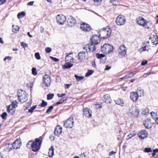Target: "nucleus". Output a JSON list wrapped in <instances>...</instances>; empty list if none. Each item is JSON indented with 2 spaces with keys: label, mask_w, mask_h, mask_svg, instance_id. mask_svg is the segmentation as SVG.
<instances>
[{
  "label": "nucleus",
  "mask_w": 158,
  "mask_h": 158,
  "mask_svg": "<svg viewBox=\"0 0 158 158\" xmlns=\"http://www.w3.org/2000/svg\"><path fill=\"white\" fill-rule=\"evenodd\" d=\"M35 58L37 60H40L41 58L40 56V54L39 52H36L35 54Z\"/></svg>",
  "instance_id": "nucleus-42"
},
{
  "label": "nucleus",
  "mask_w": 158,
  "mask_h": 158,
  "mask_svg": "<svg viewBox=\"0 0 158 158\" xmlns=\"http://www.w3.org/2000/svg\"><path fill=\"white\" fill-rule=\"evenodd\" d=\"M67 99V98L64 97L60 99L59 102H58L56 103V105H57L62 103L64 101H66Z\"/></svg>",
  "instance_id": "nucleus-31"
},
{
  "label": "nucleus",
  "mask_w": 158,
  "mask_h": 158,
  "mask_svg": "<svg viewBox=\"0 0 158 158\" xmlns=\"http://www.w3.org/2000/svg\"><path fill=\"white\" fill-rule=\"evenodd\" d=\"M110 68H111V67H110L108 66H107V65H106V69H105V70H109Z\"/></svg>",
  "instance_id": "nucleus-64"
},
{
  "label": "nucleus",
  "mask_w": 158,
  "mask_h": 158,
  "mask_svg": "<svg viewBox=\"0 0 158 158\" xmlns=\"http://www.w3.org/2000/svg\"><path fill=\"white\" fill-rule=\"evenodd\" d=\"M53 108V106H50L49 107V108L47 110L46 113L48 114L50 113L52 111Z\"/></svg>",
  "instance_id": "nucleus-46"
},
{
  "label": "nucleus",
  "mask_w": 158,
  "mask_h": 158,
  "mask_svg": "<svg viewBox=\"0 0 158 158\" xmlns=\"http://www.w3.org/2000/svg\"><path fill=\"white\" fill-rule=\"evenodd\" d=\"M83 117L85 116L86 117L89 118L91 116L92 112L90 109L88 108H85L83 109Z\"/></svg>",
  "instance_id": "nucleus-17"
},
{
  "label": "nucleus",
  "mask_w": 158,
  "mask_h": 158,
  "mask_svg": "<svg viewBox=\"0 0 158 158\" xmlns=\"http://www.w3.org/2000/svg\"><path fill=\"white\" fill-rule=\"evenodd\" d=\"M113 47L109 44H105L101 48V51L104 53L106 54L112 52Z\"/></svg>",
  "instance_id": "nucleus-7"
},
{
  "label": "nucleus",
  "mask_w": 158,
  "mask_h": 158,
  "mask_svg": "<svg viewBox=\"0 0 158 158\" xmlns=\"http://www.w3.org/2000/svg\"><path fill=\"white\" fill-rule=\"evenodd\" d=\"M33 141L32 140H30L27 143L26 145L27 147L28 148H30L31 147L32 148V144H33Z\"/></svg>",
  "instance_id": "nucleus-35"
},
{
  "label": "nucleus",
  "mask_w": 158,
  "mask_h": 158,
  "mask_svg": "<svg viewBox=\"0 0 158 158\" xmlns=\"http://www.w3.org/2000/svg\"><path fill=\"white\" fill-rule=\"evenodd\" d=\"M144 151L145 152H152V149L150 148H146L144 149Z\"/></svg>",
  "instance_id": "nucleus-41"
},
{
  "label": "nucleus",
  "mask_w": 158,
  "mask_h": 158,
  "mask_svg": "<svg viewBox=\"0 0 158 158\" xmlns=\"http://www.w3.org/2000/svg\"><path fill=\"white\" fill-rule=\"evenodd\" d=\"M21 45L23 46L24 48L27 47V44L24 42H22L21 43Z\"/></svg>",
  "instance_id": "nucleus-52"
},
{
  "label": "nucleus",
  "mask_w": 158,
  "mask_h": 158,
  "mask_svg": "<svg viewBox=\"0 0 158 158\" xmlns=\"http://www.w3.org/2000/svg\"><path fill=\"white\" fill-rule=\"evenodd\" d=\"M70 86V84H65V89H68L69 88V87Z\"/></svg>",
  "instance_id": "nucleus-59"
},
{
  "label": "nucleus",
  "mask_w": 158,
  "mask_h": 158,
  "mask_svg": "<svg viewBox=\"0 0 158 158\" xmlns=\"http://www.w3.org/2000/svg\"><path fill=\"white\" fill-rule=\"evenodd\" d=\"M47 105V102L44 100H43L42 102V103L40 105V106L41 107H44L46 106Z\"/></svg>",
  "instance_id": "nucleus-40"
},
{
  "label": "nucleus",
  "mask_w": 158,
  "mask_h": 158,
  "mask_svg": "<svg viewBox=\"0 0 158 158\" xmlns=\"http://www.w3.org/2000/svg\"><path fill=\"white\" fill-rule=\"evenodd\" d=\"M6 60H11V58L10 56H6L4 59V60L5 61Z\"/></svg>",
  "instance_id": "nucleus-54"
},
{
  "label": "nucleus",
  "mask_w": 158,
  "mask_h": 158,
  "mask_svg": "<svg viewBox=\"0 0 158 158\" xmlns=\"http://www.w3.org/2000/svg\"><path fill=\"white\" fill-rule=\"evenodd\" d=\"M105 55L103 54H101L99 53H97L96 54V56L99 59H101L102 58L104 57Z\"/></svg>",
  "instance_id": "nucleus-37"
},
{
  "label": "nucleus",
  "mask_w": 158,
  "mask_h": 158,
  "mask_svg": "<svg viewBox=\"0 0 158 158\" xmlns=\"http://www.w3.org/2000/svg\"><path fill=\"white\" fill-rule=\"evenodd\" d=\"M150 114H151L152 116H154L155 117V116H156V114L155 113H154V112H152L150 113Z\"/></svg>",
  "instance_id": "nucleus-60"
},
{
  "label": "nucleus",
  "mask_w": 158,
  "mask_h": 158,
  "mask_svg": "<svg viewBox=\"0 0 158 158\" xmlns=\"http://www.w3.org/2000/svg\"><path fill=\"white\" fill-rule=\"evenodd\" d=\"M100 38L99 35H94L91 38V43L95 44H98L100 42Z\"/></svg>",
  "instance_id": "nucleus-16"
},
{
  "label": "nucleus",
  "mask_w": 158,
  "mask_h": 158,
  "mask_svg": "<svg viewBox=\"0 0 158 158\" xmlns=\"http://www.w3.org/2000/svg\"><path fill=\"white\" fill-rule=\"evenodd\" d=\"M136 21L138 24L142 27H145L146 28L148 29L150 25V23L149 22H147L146 20L141 17L138 18Z\"/></svg>",
  "instance_id": "nucleus-4"
},
{
  "label": "nucleus",
  "mask_w": 158,
  "mask_h": 158,
  "mask_svg": "<svg viewBox=\"0 0 158 158\" xmlns=\"http://www.w3.org/2000/svg\"><path fill=\"white\" fill-rule=\"evenodd\" d=\"M137 135L139 139H144L147 137L148 133L145 130H142L138 133Z\"/></svg>",
  "instance_id": "nucleus-11"
},
{
  "label": "nucleus",
  "mask_w": 158,
  "mask_h": 158,
  "mask_svg": "<svg viewBox=\"0 0 158 158\" xmlns=\"http://www.w3.org/2000/svg\"><path fill=\"white\" fill-rule=\"evenodd\" d=\"M75 77L76 78L77 81H79L80 80H82L84 78V77L79 76L77 75H75Z\"/></svg>",
  "instance_id": "nucleus-44"
},
{
  "label": "nucleus",
  "mask_w": 158,
  "mask_h": 158,
  "mask_svg": "<svg viewBox=\"0 0 158 158\" xmlns=\"http://www.w3.org/2000/svg\"><path fill=\"white\" fill-rule=\"evenodd\" d=\"M138 95L137 92H133L131 93L130 94V99L133 102L136 101L138 99Z\"/></svg>",
  "instance_id": "nucleus-21"
},
{
  "label": "nucleus",
  "mask_w": 158,
  "mask_h": 158,
  "mask_svg": "<svg viewBox=\"0 0 158 158\" xmlns=\"http://www.w3.org/2000/svg\"><path fill=\"white\" fill-rule=\"evenodd\" d=\"M146 46H144L143 47H142L141 48L139 49V51L140 52V53H141L142 52L146 50Z\"/></svg>",
  "instance_id": "nucleus-47"
},
{
  "label": "nucleus",
  "mask_w": 158,
  "mask_h": 158,
  "mask_svg": "<svg viewBox=\"0 0 158 158\" xmlns=\"http://www.w3.org/2000/svg\"><path fill=\"white\" fill-rule=\"evenodd\" d=\"M88 53L87 51L83 50L80 52L78 55V59L80 62L84 61L88 59Z\"/></svg>",
  "instance_id": "nucleus-5"
},
{
  "label": "nucleus",
  "mask_w": 158,
  "mask_h": 158,
  "mask_svg": "<svg viewBox=\"0 0 158 158\" xmlns=\"http://www.w3.org/2000/svg\"><path fill=\"white\" fill-rule=\"evenodd\" d=\"M116 103L122 106L124 105V102L123 99L121 98H118L116 100H114Z\"/></svg>",
  "instance_id": "nucleus-25"
},
{
  "label": "nucleus",
  "mask_w": 158,
  "mask_h": 158,
  "mask_svg": "<svg viewBox=\"0 0 158 158\" xmlns=\"http://www.w3.org/2000/svg\"><path fill=\"white\" fill-rule=\"evenodd\" d=\"M7 112L10 115L14 114L15 112V108H14L11 104L9 105L7 108Z\"/></svg>",
  "instance_id": "nucleus-23"
},
{
  "label": "nucleus",
  "mask_w": 158,
  "mask_h": 158,
  "mask_svg": "<svg viewBox=\"0 0 158 158\" xmlns=\"http://www.w3.org/2000/svg\"><path fill=\"white\" fill-rule=\"evenodd\" d=\"M6 2V0H0V5H2Z\"/></svg>",
  "instance_id": "nucleus-58"
},
{
  "label": "nucleus",
  "mask_w": 158,
  "mask_h": 158,
  "mask_svg": "<svg viewBox=\"0 0 158 158\" xmlns=\"http://www.w3.org/2000/svg\"><path fill=\"white\" fill-rule=\"evenodd\" d=\"M34 3V1L30 2L27 3V6H32L33 5Z\"/></svg>",
  "instance_id": "nucleus-55"
},
{
  "label": "nucleus",
  "mask_w": 158,
  "mask_h": 158,
  "mask_svg": "<svg viewBox=\"0 0 158 158\" xmlns=\"http://www.w3.org/2000/svg\"><path fill=\"white\" fill-rule=\"evenodd\" d=\"M21 145V142L20 139H16L13 143L12 147L14 149H18L20 148Z\"/></svg>",
  "instance_id": "nucleus-18"
},
{
  "label": "nucleus",
  "mask_w": 158,
  "mask_h": 158,
  "mask_svg": "<svg viewBox=\"0 0 158 158\" xmlns=\"http://www.w3.org/2000/svg\"><path fill=\"white\" fill-rule=\"evenodd\" d=\"M18 97L19 102L23 103L27 101L28 99L27 94L25 91L22 90L18 92Z\"/></svg>",
  "instance_id": "nucleus-3"
},
{
  "label": "nucleus",
  "mask_w": 158,
  "mask_h": 158,
  "mask_svg": "<svg viewBox=\"0 0 158 158\" xmlns=\"http://www.w3.org/2000/svg\"><path fill=\"white\" fill-rule=\"evenodd\" d=\"M18 102L16 101H13L12 103L11 104V105L14 107V108H16L18 106Z\"/></svg>",
  "instance_id": "nucleus-38"
},
{
  "label": "nucleus",
  "mask_w": 158,
  "mask_h": 158,
  "mask_svg": "<svg viewBox=\"0 0 158 158\" xmlns=\"http://www.w3.org/2000/svg\"><path fill=\"white\" fill-rule=\"evenodd\" d=\"M149 110L147 108H145L143 109L142 114L144 115H147L149 113Z\"/></svg>",
  "instance_id": "nucleus-33"
},
{
  "label": "nucleus",
  "mask_w": 158,
  "mask_h": 158,
  "mask_svg": "<svg viewBox=\"0 0 158 158\" xmlns=\"http://www.w3.org/2000/svg\"><path fill=\"white\" fill-rule=\"evenodd\" d=\"M49 156L52 157L54 155V149L53 147L51 146L49 149V152H48Z\"/></svg>",
  "instance_id": "nucleus-29"
},
{
  "label": "nucleus",
  "mask_w": 158,
  "mask_h": 158,
  "mask_svg": "<svg viewBox=\"0 0 158 158\" xmlns=\"http://www.w3.org/2000/svg\"><path fill=\"white\" fill-rule=\"evenodd\" d=\"M128 77H130V76L129 75V74L126 75L124 77H123V78L124 79H126Z\"/></svg>",
  "instance_id": "nucleus-63"
},
{
  "label": "nucleus",
  "mask_w": 158,
  "mask_h": 158,
  "mask_svg": "<svg viewBox=\"0 0 158 158\" xmlns=\"http://www.w3.org/2000/svg\"><path fill=\"white\" fill-rule=\"evenodd\" d=\"M103 101L106 103H110L111 100L110 95L108 94L104 96Z\"/></svg>",
  "instance_id": "nucleus-24"
},
{
  "label": "nucleus",
  "mask_w": 158,
  "mask_h": 158,
  "mask_svg": "<svg viewBox=\"0 0 158 158\" xmlns=\"http://www.w3.org/2000/svg\"><path fill=\"white\" fill-rule=\"evenodd\" d=\"M137 71H135L129 73V75L130 76V77H132L134 75H135Z\"/></svg>",
  "instance_id": "nucleus-51"
},
{
  "label": "nucleus",
  "mask_w": 158,
  "mask_h": 158,
  "mask_svg": "<svg viewBox=\"0 0 158 158\" xmlns=\"http://www.w3.org/2000/svg\"><path fill=\"white\" fill-rule=\"evenodd\" d=\"M43 140L42 136H40L39 138L35 139V141H33L32 144L31 149L34 152H38L40 149L41 145Z\"/></svg>",
  "instance_id": "nucleus-1"
},
{
  "label": "nucleus",
  "mask_w": 158,
  "mask_h": 158,
  "mask_svg": "<svg viewBox=\"0 0 158 158\" xmlns=\"http://www.w3.org/2000/svg\"><path fill=\"white\" fill-rule=\"evenodd\" d=\"M94 73V71L92 70H89L85 74V77H88Z\"/></svg>",
  "instance_id": "nucleus-36"
},
{
  "label": "nucleus",
  "mask_w": 158,
  "mask_h": 158,
  "mask_svg": "<svg viewBox=\"0 0 158 158\" xmlns=\"http://www.w3.org/2000/svg\"><path fill=\"white\" fill-rule=\"evenodd\" d=\"M54 96L53 94H48L47 95V99L48 100H51Z\"/></svg>",
  "instance_id": "nucleus-39"
},
{
  "label": "nucleus",
  "mask_w": 158,
  "mask_h": 158,
  "mask_svg": "<svg viewBox=\"0 0 158 158\" xmlns=\"http://www.w3.org/2000/svg\"><path fill=\"white\" fill-rule=\"evenodd\" d=\"M81 28L82 31L85 32H88L91 30V28L89 25L84 23L82 24H81Z\"/></svg>",
  "instance_id": "nucleus-19"
},
{
  "label": "nucleus",
  "mask_w": 158,
  "mask_h": 158,
  "mask_svg": "<svg viewBox=\"0 0 158 158\" xmlns=\"http://www.w3.org/2000/svg\"><path fill=\"white\" fill-rule=\"evenodd\" d=\"M147 63V61L146 60H143L141 63V65H144Z\"/></svg>",
  "instance_id": "nucleus-53"
},
{
  "label": "nucleus",
  "mask_w": 158,
  "mask_h": 158,
  "mask_svg": "<svg viewBox=\"0 0 158 158\" xmlns=\"http://www.w3.org/2000/svg\"><path fill=\"white\" fill-rule=\"evenodd\" d=\"M43 83L47 87L49 86L51 82L50 77L47 74H45L44 77Z\"/></svg>",
  "instance_id": "nucleus-13"
},
{
  "label": "nucleus",
  "mask_w": 158,
  "mask_h": 158,
  "mask_svg": "<svg viewBox=\"0 0 158 158\" xmlns=\"http://www.w3.org/2000/svg\"><path fill=\"white\" fill-rule=\"evenodd\" d=\"M25 13L24 11L20 12L18 14L17 17L18 19H20L25 16Z\"/></svg>",
  "instance_id": "nucleus-32"
},
{
  "label": "nucleus",
  "mask_w": 158,
  "mask_h": 158,
  "mask_svg": "<svg viewBox=\"0 0 158 158\" xmlns=\"http://www.w3.org/2000/svg\"><path fill=\"white\" fill-rule=\"evenodd\" d=\"M36 106H34L32 107L30 109H29L28 112L29 113H32L33 110L36 108Z\"/></svg>",
  "instance_id": "nucleus-43"
},
{
  "label": "nucleus",
  "mask_w": 158,
  "mask_h": 158,
  "mask_svg": "<svg viewBox=\"0 0 158 158\" xmlns=\"http://www.w3.org/2000/svg\"><path fill=\"white\" fill-rule=\"evenodd\" d=\"M71 62H70L69 61H67V62L65 63V64L63 66V67L64 69H69L72 67L73 65V64L71 63Z\"/></svg>",
  "instance_id": "nucleus-26"
},
{
  "label": "nucleus",
  "mask_w": 158,
  "mask_h": 158,
  "mask_svg": "<svg viewBox=\"0 0 158 158\" xmlns=\"http://www.w3.org/2000/svg\"><path fill=\"white\" fill-rule=\"evenodd\" d=\"M50 58L54 62H57L59 60L58 59L52 56H50Z\"/></svg>",
  "instance_id": "nucleus-49"
},
{
  "label": "nucleus",
  "mask_w": 158,
  "mask_h": 158,
  "mask_svg": "<svg viewBox=\"0 0 158 158\" xmlns=\"http://www.w3.org/2000/svg\"><path fill=\"white\" fill-rule=\"evenodd\" d=\"M116 152H114L113 151H111L109 153V155L110 156H112V155H113L114 154H115L116 153Z\"/></svg>",
  "instance_id": "nucleus-56"
},
{
  "label": "nucleus",
  "mask_w": 158,
  "mask_h": 158,
  "mask_svg": "<svg viewBox=\"0 0 158 158\" xmlns=\"http://www.w3.org/2000/svg\"><path fill=\"white\" fill-rule=\"evenodd\" d=\"M139 109L134 106L130 108L128 112V115L131 117H137L139 114Z\"/></svg>",
  "instance_id": "nucleus-6"
},
{
  "label": "nucleus",
  "mask_w": 158,
  "mask_h": 158,
  "mask_svg": "<svg viewBox=\"0 0 158 158\" xmlns=\"http://www.w3.org/2000/svg\"><path fill=\"white\" fill-rule=\"evenodd\" d=\"M57 23L60 25H63L66 21V18L65 16L62 15H57L56 18Z\"/></svg>",
  "instance_id": "nucleus-12"
},
{
  "label": "nucleus",
  "mask_w": 158,
  "mask_h": 158,
  "mask_svg": "<svg viewBox=\"0 0 158 158\" xmlns=\"http://www.w3.org/2000/svg\"><path fill=\"white\" fill-rule=\"evenodd\" d=\"M127 49L125 45H121L118 49V54L122 56H124L126 53Z\"/></svg>",
  "instance_id": "nucleus-14"
},
{
  "label": "nucleus",
  "mask_w": 158,
  "mask_h": 158,
  "mask_svg": "<svg viewBox=\"0 0 158 158\" xmlns=\"http://www.w3.org/2000/svg\"><path fill=\"white\" fill-rule=\"evenodd\" d=\"M137 93L138 95H139V96L141 97L143 95V89H141L140 88L137 89Z\"/></svg>",
  "instance_id": "nucleus-30"
},
{
  "label": "nucleus",
  "mask_w": 158,
  "mask_h": 158,
  "mask_svg": "<svg viewBox=\"0 0 158 158\" xmlns=\"http://www.w3.org/2000/svg\"><path fill=\"white\" fill-rule=\"evenodd\" d=\"M74 123L73 117H70L64 122V125L66 128H71L73 127Z\"/></svg>",
  "instance_id": "nucleus-9"
},
{
  "label": "nucleus",
  "mask_w": 158,
  "mask_h": 158,
  "mask_svg": "<svg viewBox=\"0 0 158 158\" xmlns=\"http://www.w3.org/2000/svg\"><path fill=\"white\" fill-rule=\"evenodd\" d=\"M151 73V72L149 73H145L143 75V77H146L147 75H149Z\"/></svg>",
  "instance_id": "nucleus-61"
},
{
  "label": "nucleus",
  "mask_w": 158,
  "mask_h": 158,
  "mask_svg": "<svg viewBox=\"0 0 158 158\" xmlns=\"http://www.w3.org/2000/svg\"><path fill=\"white\" fill-rule=\"evenodd\" d=\"M111 34V30L107 28H103L99 32V35L101 38L105 39L110 37Z\"/></svg>",
  "instance_id": "nucleus-2"
},
{
  "label": "nucleus",
  "mask_w": 158,
  "mask_h": 158,
  "mask_svg": "<svg viewBox=\"0 0 158 158\" xmlns=\"http://www.w3.org/2000/svg\"><path fill=\"white\" fill-rule=\"evenodd\" d=\"M67 23L68 25L70 27L74 26L76 23V20L75 19L71 16H69L68 17Z\"/></svg>",
  "instance_id": "nucleus-15"
},
{
  "label": "nucleus",
  "mask_w": 158,
  "mask_h": 158,
  "mask_svg": "<svg viewBox=\"0 0 158 158\" xmlns=\"http://www.w3.org/2000/svg\"><path fill=\"white\" fill-rule=\"evenodd\" d=\"M12 27V31L14 33H16L17 31H19V27L18 25H13Z\"/></svg>",
  "instance_id": "nucleus-28"
},
{
  "label": "nucleus",
  "mask_w": 158,
  "mask_h": 158,
  "mask_svg": "<svg viewBox=\"0 0 158 158\" xmlns=\"http://www.w3.org/2000/svg\"><path fill=\"white\" fill-rule=\"evenodd\" d=\"M7 115V114L6 112L3 113L1 115V117L3 119H5L6 118V117Z\"/></svg>",
  "instance_id": "nucleus-50"
},
{
  "label": "nucleus",
  "mask_w": 158,
  "mask_h": 158,
  "mask_svg": "<svg viewBox=\"0 0 158 158\" xmlns=\"http://www.w3.org/2000/svg\"><path fill=\"white\" fill-rule=\"evenodd\" d=\"M65 94H58L57 95L59 97H63L65 95Z\"/></svg>",
  "instance_id": "nucleus-57"
},
{
  "label": "nucleus",
  "mask_w": 158,
  "mask_h": 158,
  "mask_svg": "<svg viewBox=\"0 0 158 158\" xmlns=\"http://www.w3.org/2000/svg\"><path fill=\"white\" fill-rule=\"evenodd\" d=\"M136 134V133L135 131L133 132H131L129 134L127 135L128 138L127 139H130L131 138L134 136Z\"/></svg>",
  "instance_id": "nucleus-34"
},
{
  "label": "nucleus",
  "mask_w": 158,
  "mask_h": 158,
  "mask_svg": "<svg viewBox=\"0 0 158 158\" xmlns=\"http://www.w3.org/2000/svg\"><path fill=\"white\" fill-rule=\"evenodd\" d=\"M45 51L46 53H48L52 51V49L50 47H47L45 48Z\"/></svg>",
  "instance_id": "nucleus-48"
},
{
  "label": "nucleus",
  "mask_w": 158,
  "mask_h": 158,
  "mask_svg": "<svg viewBox=\"0 0 158 158\" xmlns=\"http://www.w3.org/2000/svg\"><path fill=\"white\" fill-rule=\"evenodd\" d=\"M94 44L91 43L86 45L85 47H83V49L87 51L88 53L91 52H94L96 49Z\"/></svg>",
  "instance_id": "nucleus-8"
},
{
  "label": "nucleus",
  "mask_w": 158,
  "mask_h": 158,
  "mask_svg": "<svg viewBox=\"0 0 158 158\" xmlns=\"http://www.w3.org/2000/svg\"><path fill=\"white\" fill-rule=\"evenodd\" d=\"M62 132V127L58 125L56 126L55 128L54 133L56 135H60Z\"/></svg>",
  "instance_id": "nucleus-22"
},
{
  "label": "nucleus",
  "mask_w": 158,
  "mask_h": 158,
  "mask_svg": "<svg viewBox=\"0 0 158 158\" xmlns=\"http://www.w3.org/2000/svg\"><path fill=\"white\" fill-rule=\"evenodd\" d=\"M32 73L34 76H35L37 74V72L35 68H32Z\"/></svg>",
  "instance_id": "nucleus-45"
},
{
  "label": "nucleus",
  "mask_w": 158,
  "mask_h": 158,
  "mask_svg": "<svg viewBox=\"0 0 158 158\" xmlns=\"http://www.w3.org/2000/svg\"><path fill=\"white\" fill-rule=\"evenodd\" d=\"M143 124L147 128H150L152 127V125L150 121H145L143 123Z\"/></svg>",
  "instance_id": "nucleus-27"
},
{
  "label": "nucleus",
  "mask_w": 158,
  "mask_h": 158,
  "mask_svg": "<svg viewBox=\"0 0 158 158\" xmlns=\"http://www.w3.org/2000/svg\"><path fill=\"white\" fill-rule=\"evenodd\" d=\"M94 2L96 3H100L102 1V0H94Z\"/></svg>",
  "instance_id": "nucleus-62"
},
{
  "label": "nucleus",
  "mask_w": 158,
  "mask_h": 158,
  "mask_svg": "<svg viewBox=\"0 0 158 158\" xmlns=\"http://www.w3.org/2000/svg\"><path fill=\"white\" fill-rule=\"evenodd\" d=\"M126 21V19L124 16L119 15L118 16L116 20V23L118 25H123Z\"/></svg>",
  "instance_id": "nucleus-10"
},
{
  "label": "nucleus",
  "mask_w": 158,
  "mask_h": 158,
  "mask_svg": "<svg viewBox=\"0 0 158 158\" xmlns=\"http://www.w3.org/2000/svg\"><path fill=\"white\" fill-rule=\"evenodd\" d=\"M66 54L67 55L65 56V61L73 63L74 58H73L72 56H71V55L73 54V53L72 52L69 53H66Z\"/></svg>",
  "instance_id": "nucleus-20"
}]
</instances>
